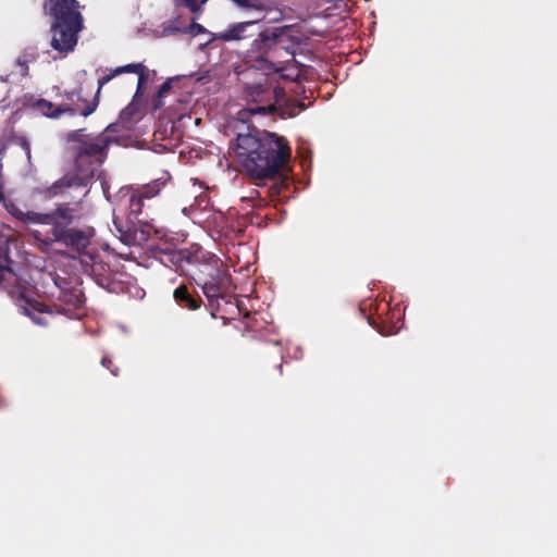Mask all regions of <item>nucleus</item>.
I'll return each instance as SVG.
<instances>
[{
    "instance_id": "nucleus-31",
    "label": "nucleus",
    "mask_w": 557,
    "mask_h": 557,
    "mask_svg": "<svg viewBox=\"0 0 557 557\" xmlns=\"http://www.w3.org/2000/svg\"><path fill=\"white\" fill-rule=\"evenodd\" d=\"M117 127H119V125H117L116 123H112V124L108 125V126L104 128V131H103V132H101L100 134H107V135H109V136H112V135H111L112 133L117 132Z\"/></svg>"
},
{
    "instance_id": "nucleus-14",
    "label": "nucleus",
    "mask_w": 557,
    "mask_h": 557,
    "mask_svg": "<svg viewBox=\"0 0 557 557\" xmlns=\"http://www.w3.org/2000/svg\"><path fill=\"white\" fill-rule=\"evenodd\" d=\"M257 24V21L236 23L226 30L216 34L215 38L222 41H234L252 37L258 33Z\"/></svg>"
},
{
    "instance_id": "nucleus-23",
    "label": "nucleus",
    "mask_w": 557,
    "mask_h": 557,
    "mask_svg": "<svg viewBox=\"0 0 557 557\" xmlns=\"http://www.w3.org/2000/svg\"><path fill=\"white\" fill-rule=\"evenodd\" d=\"M196 20L197 17H193L191 23L184 29V33L193 36L207 33V29L202 25L196 23Z\"/></svg>"
},
{
    "instance_id": "nucleus-1",
    "label": "nucleus",
    "mask_w": 557,
    "mask_h": 557,
    "mask_svg": "<svg viewBox=\"0 0 557 557\" xmlns=\"http://www.w3.org/2000/svg\"><path fill=\"white\" fill-rule=\"evenodd\" d=\"M234 152L243 172L257 185L272 181L268 189L271 198L288 187L286 169L292 156L288 140L268 131L250 129L238 134Z\"/></svg>"
},
{
    "instance_id": "nucleus-20",
    "label": "nucleus",
    "mask_w": 557,
    "mask_h": 557,
    "mask_svg": "<svg viewBox=\"0 0 557 557\" xmlns=\"http://www.w3.org/2000/svg\"><path fill=\"white\" fill-rule=\"evenodd\" d=\"M165 184L166 180L158 178L148 184L138 186L137 188L134 189L143 199L147 201L159 196Z\"/></svg>"
},
{
    "instance_id": "nucleus-2",
    "label": "nucleus",
    "mask_w": 557,
    "mask_h": 557,
    "mask_svg": "<svg viewBox=\"0 0 557 557\" xmlns=\"http://www.w3.org/2000/svg\"><path fill=\"white\" fill-rule=\"evenodd\" d=\"M115 141H117L116 138L107 134L88 135L76 150L75 168L79 173L65 174L47 188V195L54 197L70 194L73 189L78 191L79 200L86 197L89 193L88 185L95 175L94 164L100 165L106 161L109 147Z\"/></svg>"
},
{
    "instance_id": "nucleus-32",
    "label": "nucleus",
    "mask_w": 557,
    "mask_h": 557,
    "mask_svg": "<svg viewBox=\"0 0 557 557\" xmlns=\"http://www.w3.org/2000/svg\"><path fill=\"white\" fill-rule=\"evenodd\" d=\"M2 170H3V163H2V160L0 159V190L4 189V187H5V178H4Z\"/></svg>"
},
{
    "instance_id": "nucleus-3",
    "label": "nucleus",
    "mask_w": 557,
    "mask_h": 557,
    "mask_svg": "<svg viewBox=\"0 0 557 557\" xmlns=\"http://www.w3.org/2000/svg\"><path fill=\"white\" fill-rule=\"evenodd\" d=\"M44 10L51 17L50 46L62 55L72 52L84 29V16L77 0H45Z\"/></svg>"
},
{
    "instance_id": "nucleus-15",
    "label": "nucleus",
    "mask_w": 557,
    "mask_h": 557,
    "mask_svg": "<svg viewBox=\"0 0 557 557\" xmlns=\"http://www.w3.org/2000/svg\"><path fill=\"white\" fill-rule=\"evenodd\" d=\"M175 302L184 309L197 310L202 304L200 296L189 286L182 284L173 293Z\"/></svg>"
},
{
    "instance_id": "nucleus-30",
    "label": "nucleus",
    "mask_w": 557,
    "mask_h": 557,
    "mask_svg": "<svg viewBox=\"0 0 557 557\" xmlns=\"http://www.w3.org/2000/svg\"><path fill=\"white\" fill-rule=\"evenodd\" d=\"M234 1L242 7L258 8L260 5V0H234Z\"/></svg>"
},
{
    "instance_id": "nucleus-6",
    "label": "nucleus",
    "mask_w": 557,
    "mask_h": 557,
    "mask_svg": "<svg viewBox=\"0 0 557 557\" xmlns=\"http://www.w3.org/2000/svg\"><path fill=\"white\" fill-rule=\"evenodd\" d=\"M125 205L123 206V210L127 214V220L123 221L117 214L116 209L113 211V224L120 234V238L125 244H133L137 242V232L138 227L135 223V220L143 213V209L145 207L146 200L143 199L138 193L135 191L134 188L127 189V191L123 195L126 197Z\"/></svg>"
},
{
    "instance_id": "nucleus-25",
    "label": "nucleus",
    "mask_w": 557,
    "mask_h": 557,
    "mask_svg": "<svg viewBox=\"0 0 557 557\" xmlns=\"http://www.w3.org/2000/svg\"><path fill=\"white\" fill-rule=\"evenodd\" d=\"M85 129H75L69 133L67 139L73 143H77L78 146H82V141L86 140L88 138V135H84L83 132Z\"/></svg>"
},
{
    "instance_id": "nucleus-7",
    "label": "nucleus",
    "mask_w": 557,
    "mask_h": 557,
    "mask_svg": "<svg viewBox=\"0 0 557 557\" xmlns=\"http://www.w3.org/2000/svg\"><path fill=\"white\" fill-rule=\"evenodd\" d=\"M245 99L256 103L249 108L252 114H273L276 111V103L284 97V89L273 87L268 79L264 83L248 84L244 89Z\"/></svg>"
},
{
    "instance_id": "nucleus-12",
    "label": "nucleus",
    "mask_w": 557,
    "mask_h": 557,
    "mask_svg": "<svg viewBox=\"0 0 557 557\" xmlns=\"http://www.w3.org/2000/svg\"><path fill=\"white\" fill-rule=\"evenodd\" d=\"M101 89L102 88H99V87L97 88V91L94 95L91 100H88L87 98H85V96L83 95L82 88L76 89L74 91H70V92L66 91L64 94V97L66 98L67 101L71 102V104H69L70 107L78 109L77 113L81 114L82 116L87 117L96 111V109L99 104V94H100Z\"/></svg>"
},
{
    "instance_id": "nucleus-5",
    "label": "nucleus",
    "mask_w": 557,
    "mask_h": 557,
    "mask_svg": "<svg viewBox=\"0 0 557 557\" xmlns=\"http://www.w3.org/2000/svg\"><path fill=\"white\" fill-rule=\"evenodd\" d=\"M258 38L253 39L246 53V61L251 67L262 71L265 75L272 72L282 71V63L278 60L283 47L278 42V36L275 33H259Z\"/></svg>"
},
{
    "instance_id": "nucleus-18",
    "label": "nucleus",
    "mask_w": 557,
    "mask_h": 557,
    "mask_svg": "<svg viewBox=\"0 0 557 557\" xmlns=\"http://www.w3.org/2000/svg\"><path fill=\"white\" fill-rule=\"evenodd\" d=\"M389 305L385 301L377 302L375 305L376 317L370 314L367 320L368 323L375 329L381 335H389L392 333V326L385 319L382 318L383 312H387Z\"/></svg>"
},
{
    "instance_id": "nucleus-9",
    "label": "nucleus",
    "mask_w": 557,
    "mask_h": 557,
    "mask_svg": "<svg viewBox=\"0 0 557 557\" xmlns=\"http://www.w3.org/2000/svg\"><path fill=\"white\" fill-rule=\"evenodd\" d=\"M0 203L11 219L22 224L33 225L46 220L41 212L28 210L25 203L13 197L12 193H5L4 189L0 190Z\"/></svg>"
},
{
    "instance_id": "nucleus-24",
    "label": "nucleus",
    "mask_w": 557,
    "mask_h": 557,
    "mask_svg": "<svg viewBox=\"0 0 557 557\" xmlns=\"http://www.w3.org/2000/svg\"><path fill=\"white\" fill-rule=\"evenodd\" d=\"M100 363L102 367L107 368L113 376H119L120 369L119 367L114 366L113 360L110 356H102Z\"/></svg>"
},
{
    "instance_id": "nucleus-22",
    "label": "nucleus",
    "mask_w": 557,
    "mask_h": 557,
    "mask_svg": "<svg viewBox=\"0 0 557 557\" xmlns=\"http://www.w3.org/2000/svg\"><path fill=\"white\" fill-rule=\"evenodd\" d=\"M173 81V78H169L159 87L157 98L153 101L154 109L161 108L163 106L162 99L171 91Z\"/></svg>"
},
{
    "instance_id": "nucleus-27",
    "label": "nucleus",
    "mask_w": 557,
    "mask_h": 557,
    "mask_svg": "<svg viewBox=\"0 0 557 557\" xmlns=\"http://www.w3.org/2000/svg\"><path fill=\"white\" fill-rule=\"evenodd\" d=\"M30 62H28V60L25 59V57H21V54L16 59V65L20 67V74L22 76H26L28 74V64Z\"/></svg>"
},
{
    "instance_id": "nucleus-34",
    "label": "nucleus",
    "mask_w": 557,
    "mask_h": 557,
    "mask_svg": "<svg viewBox=\"0 0 557 557\" xmlns=\"http://www.w3.org/2000/svg\"><path fill=\"white\" fill-rule=\"evenodd\" d=\"M140 233H141V235H140V239H146V236H145L144 231H141Z\"/></svg>"
},
{
    "instance_id": "nucleus-8",
    "label": "nucleus",
    "mask_w": 557,
    "mask_h": 557,
    "mask_svg": "<svg viewBox=\"0 0 557 557\" xmlns=\"http://www.w3.org/2000/svg\"><path fill=\"white\" fill-rule=\"evenodd\" d=\"M51 233L55 243L63 244L67 248L77 252L81 260L83 259L84 253H89L86 249L90 245V239L92 237L91 232L67 227L65 225H55L52 227Z\"/></svg>"
},
{
    "instance_id": "nucleus-13",
    "label": "nucleus",
    "mask_w": 557,
    "mask_h": 557,
    "mask_svg": "<svg viewBox=\"0 0 557 557\" xmlns=\"http://www.w3.org/2000/svg\"><path fill=\"white\" fill-rule=\"evenodd\" d=\"M84 272L94 276L96 282L103 286L109 282L110 265L99 261L92 253H84L82 259Z\"/></svg>"
},
{
    "instance_id": "nucleus-33",
    "label": "nucleus",
    "mask_w": 557,
    "mask_h": 557,
    "mask_svg": "<svg viewBox=\"0 0 557 557\" xmlns=\"http://www.w3.org/2000/svg\"><path fill=\"white\" fill-rule=\"evenodd\" d=\"M21 146L26 150V152L29 154L30 152V148H29V143L27 141L26 138H21Z\"/></svg>"
},
{
    "instance_id": "nucleus-35",
    "label": "nucleus",
    "mask_w": 557,
    "mask_h": 557,
    "mask_svg": "<svg viewBox=\"0 0 557 557\" xmlns=\"http://www.w3.org/2000/svg\"><path fill=\"white\" fill-rule=\"evenodd\" d=\"M280 374H282V363L278 364Z\"/></svg>"
},
{
    "instance_id": "nucleus-4",
    "label": "nucleus",
    "mask_w": 557,
    "mask_h": 557,
    "mask_svg": "<svg viewBox=\"0 0 557 557\" xmlns=\"http://www.w3.org/2000/svg\"><path fill=\"white\" fill-rule=\"evenodd\" d=\"M8 252H0V286L16 300L25 314L33 318V311L44 312L45 305L34 300V286L15 269Z\"/></svg>"
},
{
    "instance_id": "nucleus-26",
    "label": "nucleus",
    "mask_w": 557,
    "mask_h": 557,
    "mask_svg": "<svg viewBox=\"0 0 557 557\" xmlns=\"http://www.w3.org/2000/svg\"><path fill=\"white\" fill-rule=\"evenodd\" d=\"M206 1L207 0H182V3L193 13H198Z\"/></svg>"
},
{
    "instance_id": "nucleus-21",
    "label": "nucleus",
    "mask_w": 557,
    "mask_h": 557,
    "mask_svg": "<svg viewBox=\"0 0 557 557\" xmlns=\"http://www.w3.org/2000/svg\"><path fill=\"white\" fill-rule=\"evenodd\" d=\"M203 294L207 296L209 300L219 298L221 296V287L219 282L215 278H211L209 281H205L202 285Z\"/></svg>"
},
{
    "instance_id": "nucleus-19",
    "label": "nucleus",
    "mask_w": 557,
    "mask_h": 557,
    "mask_svg": "<svg viewBox=\"0 0 557 557\" xmlns=\"http://www.w3.org/2000/svg\"><path fill=\"white\" fill-rule=\"evenodd\" d=\"M305 110V104L296 99H287L282 104L276 103V111L282 119L294 117Z\"/></svg>"
},
{
    "instance_id": "nucleus-16",
    "label": "nucleus",
    "mask_w": 557,
    "mask_h": 557,
    "mask_svg": "<svg viewBox=\"0 0 557 557\" xmlns=\"http://www.w3.org/2000/svg\"><path fill=\"white\" fill-rule=\"evenodd\" d=\"M35 108L45 116L50 119H59L63 113L71 115L77 114L78 109L72 108L67 104L55 106L46 99H39L35 103Z\"/></svg>"
},
{
    "instance_id": "nucleus-17",
    "label": "nucleus",
    "mask_w": 557,
    "mask_h": 557,
    "mask_svg": "<svg viewBox=\"0 0 557 557\" xmlns=\"http://www.w3.org/2000/svg\"><path fill=\"white\" fill-rule=\"evenodd\" d=\"M41 215L46 216L45 222H37L38 225H67L73 221V210L60 206L55 210L47 213H41Z\"/></svg>"
},
{
    "instance_id": "nucleus-10",
    "label": "nucleus",
    "mask_w": 557,
    "mask_h": 557,
    "mask_svg": "<svg viewBox=\"0 0 557 557\" xmlns=\"http://www.w3.org/2000/svg\"><path fill=\"white\" fill-rule=\"evenodd\" d=\"M170 261L176 267L177 270L189 273L193 267H197L205 260V252L197 244L177 250H173L169 255Z\"/></svg>"
},
{
    "instance_id": "nucleus-28",
    "label": "nucleus",
    "mask_w": 557,
    "mask_h": 557,
    "mask_svg": "<svg viewBox=\"0 0 557 557\" xmlns=\"http://www.w3.org/2000/svg\"><path fill=\"white\" fill-rule=\"evenodd\" d=\"M21 57H25V59L28 60V62H35L38 58V53L36 51V49L34 48H28V49H25L22 53H21Z\"/></svg>"
},
{
    "instance_id": "nucleus-29",
    "label": "nucleus",
    "mask_w": 557,
    "mask_h": 557,
    "mask_svg": "<svg viewBox=\"0 0 557 557\" xmlns=\"http://www.w3.org/2000/svg\"><path fill=\"white\" fill-rule=\"evenodd\" d=\"M282 69L283 70L278 72L281 78L286 79V81H290V82H295L298 78V75H299L298 71L294 70L293 73H284L285 67L282 66Z\"/></svg>"
},
{
    "instance_id": "nucleus-11",
    "label": "nucleus",
    "mask_w": 557,
    "mask_h": 557,
    "mask_svg": "<svg viewBox=\"0 0 557 557\" xmlns=\"http://www.w3.org/2000/svg\"><path fill=\"white\" fill-rule=\"evenodd\" d=\"M124 73L137 74V89L136 96L143 95L145 91L146 84L149 78V70L143 63H131L123 66H119L112 70L109 74L99 78V88H102L107 83L113 79L115 76Z\"/></svg>"
}]
</instances>
